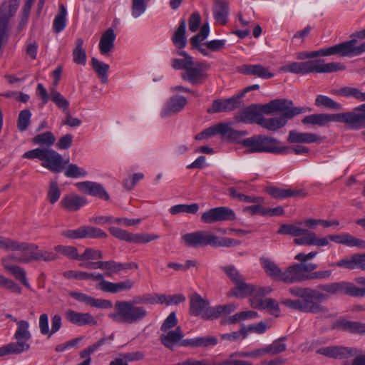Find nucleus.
Listing matches in <instances>:
<instances>
[{
  "instance_id": "e433bc0d",
  "label": "nucleus",
  "mask_w": 365,
  "mask_h": 365,
  "mask_svg": "<svg viewBox=\"0 0 365 365\" xmlns=\"http://www.w3.org/2000/svg\"><path fill=\"white\" fill-rule=\"evenodd\" d=\"M331 93L346 98H354L359 101H365V92L355 87L344 86L332 91Z\"/></svg>"
},
{
  "instance_id": "2eb2a0df",
  "label": "nucleus",
  "mask_w": 365,
  "mask_h": 365,
  "mask_svg": "<svg viewBox=\"0 0 365 365\" xmlns=\"http://www.w3.org/2000/svg\"><path fill=\"white\" fill-rule=\"evenodd\" d=\"M29 322L26 320H20L17 322L16 329L14 334V339L16 342H13L14 345H19V350L23 353L30 349L29 341L32 338V334L29 330Z\"/></svg>"
},
{
  "instance_id": "338daca9",
  "label": "nucleus",
  "mask_w": 365,
  "mask_h": 365,
  "mask_svg": "<svg viewBox=\"0 0 365 365\" xmlns=\"http://www.w3.org/2000/svg\"><path fill=\"white\" fill-rule=\"evenodd\" d=\"M61 193V192L57 182L51 181L48 190V199L50 203H56L58 200Z\"/></svg>"
},
{
  "instance_id": "774afa93",
  "label": "nucleus",
  "mask_w": 365,
  "mask_h": 365,
  "mask_svg": "<svg viewBox=\"0 0 365 365\" xmlns=\"http://www.w3.org/2000/svg\"><path fill=\"white\" fill-rule=\"evenodd\" d=\"M342 245L348 247H357L365 249V241L356 238L349 234H344V240Z\"/></svg>"
},
{
  "instance_id": "8fccbe9b",
  "label": "nucleus",
  "mask_w": 365,
  "mask_h": 365,
  "mask_svg": "<svg viewBox=\"0 0 365 365\" xmlns=\"http://www.w3.org/2000/svg\"><path fill=\"white\" fill-rule=\"evenodd\" d=\"M66 9L61 4L60 6V11L53 20V27L55 32L59 33L64 29L66 26Z\"/></svg>"
},
{
  "instance_id": "e2e57ef3",
  "label": "nucleus",
  "mask_w": 365,
  "mask_h": 365,
  "mask_svg": "<svg viewBox=\"0 0 365 365\" xmlns=\"http://www.w3.org/2000/svg\"><path fill=\"white\" fill-rule=\"evenodd\" d=\"M54 250L71 259L78 260L79 255L78 253L77 249L75 247L58 245L54 247Z\"/></svg>"
},
{
  "instance_id": "393cba45",
  "label": "nucleus",
  "mask_w": 365,
  "mask_h": 365,
  "mask_svg": "<svg viewBox=\"0 0 365 365\" xmlns=\"http://www.w3.org/2000/svg\"><path fill=\"white\" fill-rule=\"evenodd\" d=\"M86 202V199L84 197L71 193L63 197L60 202V205L68 212H75L84 206Z\"/></svg>"
},
{
  "instance_id": "4d7b16f0",
  "label": "nucleus",
  "mask_w": 365,
  "mask_h": 365,
  "mask_svg": "<svg viewBox=\"0 0 365 365\" xmlns=\"http://www.w3.org/2000/svg\"><path fill=\"white\" fill-rule=\"evenodd\" d=\"M159 238V235L149 233L131 234L130 243L145 244Z\"/></svg>"
},
{
  "instance_id": "4c0bfd02",
  "label": "nucleus",
  "mask_w": 365,
  "mask_h": 365,
  "mask_svg": "<svg viewBox=\"0 0 365 365\" xmlns=\"http://www.w3.org/2000/svg\"><path fill=\"white\" fill-rule=\"evenodd\" d=\"M18 4L11 0L4 2L0 7V23L9 24L11 18L18 9Z\"/></svg>"
},
{
  "instance_id": "6ab92c4d",
  "label": "nucleus",
  "mask_w": 365,
  "mask_h": 365,
  "mask_svg": "<svg viewBox=\"0 0 365 365\" xmlns=\"http://www.w3.org/2000/svg\"><path fill=\"white\" fill-rule=\"evenodd\" d=\"M75 185L82 192L94 197H98L104 200H109V195L100 183L84 181L76 182Z\"/></svg>"
},
{
  "instance_id": "de8ad7c7",
  "label": "nucleus",
  "mask_w": 365,
  "mask_h": 365,
  "mask_svg": "<svg viewBox=\"0 0 365 365\" xmlns=\"http://www.w3.org/2000/svg\"><path fill=\"white\" fill-rule=\"evenodd\" d=\"M339 325L344 330L351 333L365 332V324L361 322L342 320L339 322Z\"/></svg>"
},
{
  "instance_id": "423d86ee",
  "label": "nucleus",
  "mask_w": 365,
  "mask_h": 365,
  "mask_svg": "<svg viewBox=\"0 0 365 365\" xmlns=\"http://www.w3.org/2000/svg\"><path fill=\"white\" fill-rule=\"evenodd\" d=\"M346 66L337 62L325 63L323 60H309L304 62H292L280 68V71L294 74L306 75L311 73H325L345 70Z\"/></svg>"
},
{
  "instance_id": "f03ea898",
  "label": "nucleus",
  "mask_w": 365,
  "mask_h": 365,
  "mask_svg": "<svg viewBox=\"0 0 365 365\" xmlns=\"http://www.w3.org/2000/svg\"><path fill=\"white\" fill-rule=\"evenodd\" d=\"M262 110L266 114H271L275 112H281L279 116L266 118L263 115L259 122V125L269 130L277 131L284 127L288 119L302 113L303 108L294 107L293 102L287 99H275L271 101L263 106Z\"/></svg>"
},
{
  "instance_id": "f8f14e48",
  "label": "nucleus",
  "mask_w": 365,
  "mask_h": 365,
  "mask_svg": "<svg viewBox=\"0 0 365 365\" xmlns=\"http://www.w3.org/2000/svg\"><path fill=\"white\" fill-rule=\"evenodd\" d=\"M210 304L209 300L194 293L190 297V314L195 317L201 316L205 320H212L213 307Z\"/></svg>"
},
{
  "instance_id": "0eeeda50",
  "label": "nucleus",
  "mask_w": 365,
  "mask_h": 365,
  "mask_svg": "<svg viewBox=\"0 0 365 365\" xmlns=\"http://www.w3.org/2000/svg\"><path fill=\"white\" fill-rule=\"evenodd\" d=\"M241 145L247 148V153H268L279 154L286 153L289 148L280 146V141L267 135H255L240 142Z\"/></svg>"
},
{
  "instance_id": "2f4dec72",
  "label": "nucleus",
  "mask_w": 365,
  "mask_h": 365,
  "mask_svg": "<svg viewBox=\"0 0 365 365\" xmlns=\"http://www.w3.org/2000/svg\"><path fill=\"white\" fill-rule=\"evenodd\" d=\"M239 71L245 75L255 76L262 78H271L274 74L262 65H243Z\"/></svg>"
},
{
  "instance_id": "cd10ccee",
  "label": "nucleus",
  "mask_w": 365,
  "mask_h": 365,
  "mask_svg": "<svg viewBox=\"0 0 365 365\" xmlns=\"http://www.w3.org/2000/svg\"><path fill=\"white\" fill-rule=\"evenodd\" d=\"M262 115L257 110L256 106L252 105L243 110H240L235 115V119L237 122H242L245 123H257L261 120Z\"/></svg>"
},
{
  "instance_id": "864d4df0",
  "label": "nucleus",
  "mask_w": 365,
  "mask_h": 365,
  "mask_svg": "<svg viewBox=\"0 0 365 365\" xmlns=\"http://www.w3.org/2000/svg\"><path fill=\"white\" fill-rule=\"evenodd\" d=\"M199 210V205L197 203L190 205H177L170 207V212L172 215H177L181 212L195 214Z\"/></svg>"
},
{
  "instance_id": "09e8293b",
  "label": "nucleus",
  "mask_w": 365,
  "mask_h": 365,
  "mask_svg": "<svg viewBox=\"0 0 365 365\" xmlns=\"http://www.w3.org/2000/svg\"><path fill=\"white\" fill-rule=\"evenodd\" d=\"M177 53L183 56L184 59L173 58L172 60V66L175 69H184L185 71L188 67V65L192 62V58L187 54L186 52L181 50L178 51Z\"/></svg>"
},
{
  "instance_id": "680f3d73",
  "label": "nucleus",
  "mask_w": 365,
  "mask_h": 365,
  "mask_svg": "<svg viewBox=\"0 0 365 365\" xmlns=\"http://www.w3.org/2000/svg\"><path fill=\"white\" fill-rule=\"evenodd\" d=\"M31 117V113L29 110H22L19 113L17 120V127L20 131L23 132L28 128L30 124Z\"/></svg>"
},
{
  "instance_id": "58836bf2",
  "label": "nucleus",
  "mask_w": 365,
  "mask_h": 365,
  "mask_svg": "<svg viewBox=\"0 0 365 365\" xmlns=\"http://www.w3.org/2000/svg\"><path fill=\"white\" fill-rule=\"evenodd\" d=\"M113 339V335L111 334L109 336L107 337H103L100 339L96 343L91 344V346H88L87 348L83 349L80 352V356L82 359H90V363L91 362V355L93 354L95 351H96L101 346L110 343Z\"/></svg>"
},
{
  "instance_id": "7ed1b4c3",
  "label": "nucleus",
  "mask_w": 365,
  "mask_h": 365,
  "mask_svg": "<svg viewBox=\"0 0 365 365\" xmlns=\"http://www.w3.org/2000/svg\"><path fill=\"white\" fill-rule=\"evenodd\" d=\"M0 249L8 252L18 251L24 252V257L21 259V261L43 260L45 262H52L58 259L56 254L40 250L36 244L19 242L3 236H0Z\"/></svg>"
},
{
  "instance_id": "4468645a",
  "label": "nucleus",
  "mask_w": 365,
  "mask_h": 365,
  "mask_svg": "<svg viewBox=\"0 0 365 365\" xmlns=\"http://www.w3.org/2000/svg\"><path fill=\"white\" fill-rule=\"evenodd\" d=\"M68 161H64L62 155L52 148H45L41 160V166L52 173H59Z\"/></svg>"
},
{
  "instance_id": "9d476101",
  "label": "nucleus",
  "mask_w": 365,
  "mask_h": 365,
  "mask_svg": "<svg viewBox=\"0 0 365 365\" xmlns=\"http://www.w3.org/2000/svg\"><path fill=\"white\" fill-rule=\"evenodd\" d=\"M317 267V265L313 263H296L290 265L283 271L282 282L292 284L309 279V272Z\"/></svg>"
},
{
  "instance_id": "603ef678",
  "label": "nucleus",
  "mask_w": 365,
  "mask_h": 365,
  "mask_svg": "<svg viewBox=\"0 0 365 365\" xmlns=\"http://www.w3.org/2000/svg\"><path fill=\"white\" fill-rule=\"evenodd\" d=\"M0 287L9 290L10 292L20 294L22 289L15 281L11 279L4 277L0 273Z\"/></svg>"
},
{
  "instance_id": "79ce46f5",
  "label": "nucleus",
  "mask_w": 365,
  "mask_h": 365,
  "mask_svg": "<svg viewBox=\"0 0 365 365\" xmlns=\"http://www.w3.org/2000/svg\"><path fill=\"white\" fill-rule=\"evenodd\" d=\"M210 25L208 22L204 23L197 34H195L190 39L191 46H201L204 44L210 34Z\"/></svg>"
},
{
  "instance_id": "aec40b11",
  "label": "nucleus",
  "mask_w": 365,
  "mask_h": 365,
  "mask_svg": "<svg viewBox=\"0 0 365 365\" xmlns=\"http://www.w3.org/2000/svg\"><path fill=\"white\" fill-rule=\"evenodd\" d=\"M356 111L337 113L338 122H344L353 129L365 128V113Z\"/></svg>"
},
{
  "instance_id": "a878e982",
  "label": "nucleus",
  "mask_w": 365,
  "mask_h": 365,
  "mask_svg": "<svg viewBox=\"0 0 365 365\" xmlns=\"http://www.w3.org/2000/svg\"><path fill=\"white\" fill-rule=\"evenodd\" d=\"M302 122L303 124L312 125L326 126L330 123L338 122L337 113H315L305 116Z\"/></svg>"
},
{
  "instance_id": "5fc2aeb1",
  "label": "nucleus",
  "mask_w": 365,
  "mask_h": 365,
  "mask_svg": "<svg viewBox=\"0 0 365 365\" xmlns=\"http://www.w3.org/2000/svg\"><path fill=\"white\" fill-rule=\"evenodd\" d=\"M315 105L318 107L324 106L334 110H339L341 108V104L334 101L331 98L323 95L317 96Z\"/></svg>"
},
{
  "instance_id": "ea45409f",
  "label": "nucleus",
  "mask_w": 365,
  "mask_h": 365,
  "mask_svg": "<svg viewBox=\"0 0 365 365\" xmlns=\"http://www.w3.org/2000/svg\"><path fill=\"white\" fill-rule=\"evenodd\" d=\"M309 230L306 229H302L293 224H284L281 225L278 234L280 235H288L293 237H306Z\"/></svg>"
},
{
  "instance_id": "ddd939ff",
  "label": "nucleus",
  "mask_w": 365,
  "mask_h": 365,
  "mask_svg": "<svg viewBox=\"0 0 365 365\" xmlns=\"http://www.w3.org/2000/svg\"><path fill=\"white\" fill-rule=\"evenodd\" d=\"M236 218L235 212L228 207H217L203 212L201 221L205 224H212L220 221L234 220Z\"/></svg>"
},
{
  "instance_id": "c03bdc74",
  "label": "nucleus",
  "mask_w": 365,
  "mask_h": 365,
  "mask_svg": "<svg viewBox=\"0 0 365 365\" xmlns=\"http://www.w3.org/2000/svg\"><path fill=\"white\" fill-rule=\"evenodd\" d=\"M150 0H132L131 1V16L138 19L144 14L148 7Z\"/></svg>"
},
{
  "instance_id": "b1692460",
  "label": "nucleus",
  "mask_w": 365,
  "mask_h": 365,
  "mask_svg": "<svg viewBox=\"0 0 365 365\" xmlns=\"http://www.w3.org/2000/svg\"><path fill=\"white\" fill-rule=\"evenodd\" d=\"M102 270H106V276L111 277L114 274H119L122 270L138 269V266L135 262L120 263L113 260L103 261L100 263Z\"/></svg>"
},
{
  "instance_id": "c9c22d12",
  "label": "nucleus",
  "mask_w": 365,
  "mask_h": 365,
  "mask_svg": "<svg viewBox=\"0 0 365 365\" xmlns=\"http://www.w3.org/2000/svg\"><path fill=\"white\" fill-rule=\"evenodd\" d=\"M63 276L68 279L77 280H95L100 282L102 279V274H93L79 270H68L63 273Z\"/></svg>"
},
{
  "instance_id": "f704fd0d",
  "label": "nucleus",
  "mask_w": 365,
  "mask_h": 365,
  "mask_svg": "<svg viewBox=\"0 0 365 365\" xmlns=\"http://www.w3.org/2000/svg\"><path fill=\"white\" fill-rule=\"evenodd\" d=\"M235 285V288L227 292V294L228 297L241 298L252 294L255 291L254 287L252 284L246 283L244 278L236 282Z\"/></svg>"
},
{
  "instance_id": "f3484780",
  "label": "nucleus",
  "mask_w": 365,
  "mask_h": 365,
  "mask_svg": "<svg viewBox=\"0 0 365 365\" xmlns=\"http://www.w3.org/2000/svg\"><path fill=\"white\" fill-rule=\"evenodd\" d=\"M358 352L357 349L338 346L322 347L317 351L319 354L339 359L353 357Z\"/></svg>"
},
{
  "instance_id": "9b49d317",
  "label": "nucleus",
  "mask_w": 365,
  "mask_h": 365,
  "mask_svg": "<svg viewBox=\"0 0 365 365\" xmlns=\"http://www.w3.org/2000/svg\"><path fill=\"white\" fill-rule=\"evenodd\" d=\"M210 66L203 62L193 61L188 65L187 70L184 71L181 77L193 85H199L204 83L208 78L207 73Z\"/></svg>"
},
{
  "instance_id": "bb28decb",
  "label": "nucleus",
  "mask_w": 365,
  "mask_h": 365,
  "mask_svg": "<svg viewBox=\"0 0 365 365\" xmlns=\"http://www.w3.org/2000/svg\"><path fill=\"white\" fill-rule=\"evenodd\" d=\"M322 138L316 133H304L297 130H292L289 132L287 142L289 143H313L321 142Z\"/></svg>"
},
{
  "instance_id": "bf43d9fd",
  "label": "nucleus",
  "mask_w": 365,
  "mask_h": 365,
  "mask_svg": "<svg viewBox=\"0 0 365 365\" xmlns=\"http://www.w3.org/2000/svg\"><path fill=\"white\" fill-rule=\"evenodd\" d=\"M64 174L68 178H78L86 176L87 171L76 164H69L66 167Z\"/></svg>"
},
{
  "instance_id": "a19ab883",
  "label": "nucleus",
  "mask_w": 365,
  "mask_h": 365,
  "mask_svg": "<svg viewBox=\"0 0 365 365\" xmlns=\"http://www.w3.org/2000/svg\"><path fill=\"white\" fill-rule=\"evenodd\" d=\"M186 20L185 19H180L179 26L172 36V41L175 46H186Z\"/></svg>"
},
{
  "instance_id": "0e129e2a",
  "label": "nucleus",
  "mask_w": 365,
  "mask_h": 365,
  "mask_svg": "<svg viewBox=\"0 0 365 365\" xmlns=\"http://www.w3.org/2000/svg\"><path fill=\"white\" fill-rule=\"evenodd\" d=\"M84 238H106L107 234L101 229L91 227L83 226Z\"/></svg>"
},
{
  "instance_id": "69168bd1",
  "label": "nucleus",
  "mask_w": 365,
  "mask_h": 365,
  "mask_svg": "<svg viewBox=\"0 0 365 365\" xmlns=\"http://www.w3.org/2000/svg\"><path fill=\"white\" fill-rule=\"evenodd\" d=\"M257 317V313L255 311H244L237 313L229 318V322L231 324L237 322L244 321L249 319L255 318Z\"/></svg>"
},
{
  "instance_id": "6e6d98bb",
  "label": "nucleus",
  "mask_w": 365,
  "mask_h": 365,
  "mask_svg": "<svg viewBox=\"0 0 365 365\" xmlns=\"http://www.w3.org/2000/svg\"><path fill=\"white\" fill-rule=\"evenodd\" d=\"M50 99L63 110H67L69 106L68 101L55 88L50 90Z\"/></svg>"
},
{
  "instance_id": "13d9d810",
  "label": "nucleus",
  "mask_w": 365,
  "mask_h": 365,
  "mask_svg": "<svg viewBox=\"0 0 365 365\" xmlns=\"http://www.w3.org/2000/svg\"><path fill=\"white\" fill-rule=\"evenodd\" d=\"M236 308V305L233 303L213 307L212 320L217 319L222 315L230 314L234 312Z\"/></svg>"
},
{
  "instance_id": "412c9836",
  "label": "nucleus",
  "mask_w": 365,
  "mask_h": 365,
  "mask_svg": "<svg viewBox=\"0 0 365 365\" xmlns=\"http://www.w3.org/2000/svg\"><path fill=\"white\" fill-rule=\"evenodd\" d=\"M187 98L182 96H174L166 103L160 113L163 118H167L181 111L187 105Z\"/></svg>"
},
{
  "instance_id": "37998d69",
  "label": "nucleus",
  "mask_w": 365,
  "mask_h": 365,
  "mask_svg": "<svg viewBox=\"0 0 365 365\" xmlns=\"http://www.w3.org/2000/svg\"><path fill=\"white\" fill-rule=\"evenodd\" d=\"M31 141L35 145H44L49 148L56 141V137L51 131L35 135Z\"/></svg>"
},
{
  "instance_id": "1a4fd4ad",
  "label": "nucleus",
  "mask_w": 365,
  "mask_h": 365,
  "mask_svg": "<svg viewBox=\"0 0 365 365\" xmlns=\"http://www.w3.org/2000/svg\"><path fill=\"white\" fill-rule=\"evenodd\" d=\"M21 256L17 257L10 254L1 257L0 263L3 269L6 273L12 275L16 280L21 282L26 287L30 289L31 285L26 278V272L21 267L15 264L14 262L29 263V262L21 261L24 257V253L21 252Z\"/></svg>"
},
{
  "instance_id": "72a5a7b5",
  "label": "nucleus",
  "mask_w": 365,
  "mask_h": 365,
  "mask_svg": "<svg viewBox=\"0 0 365 365\" xmlns=\"http://www.w3.org/2000/svg\"><path fill=\"white\" fill-rule=\"evenodd\" d=\"M259 262L268 277L282 281L283 271L274 261L266 257H261Z\"/></svg>"
},
{
  "instance_id": "4be33fe9",
  "label": "nucleus",
  "mask_w": 365,
  "mask_h": 365,
  "mask_svg": "<svg viewBox=\"0 0 365 365\" xmlns=\"http://www.w3.org/2000/svg\"><path fill=\"white\" fill-rule=\"evenodd\" d=\"M160 341L166 348L173 349L175 346H180L183 339V334L180 327L175 330L163 331L160 336Z\"/></svg>"
},
{
  "instance_id": "052dcab7",
  "label": "nucleus",
  "mask_w": 365,
  "mask_h": 365,
  "mask_svg": "<svg viewBox=\"0 0 365 365\" xmlns=\"http://www.w3.org/2000/svg\"><path fill=\"white\" fill-rule=\"evenodd\" d=\"M222 128L223 126L221 125V123H218L200 132L195 135V138L197 140H201L204 138H210L217 134H221L223 131V129H222Z\"/></svg>"
},
{
  "instance_id": "3c124183",
  "label": "nucleus",
  "mask_w": 365,
  "mask_h": 365,
  "mask_svg": "<svg viewBox=\"0 0 365 365\" xmlns=\"http://www.w3.org/2000/svg\"><path fill=\"white\" fill-rule=\"evenodd\" d=\"M285 338H280L274 340L272 344L265 346L267 355L273 356L284 351L287 349V345L284 343Z\"/></svg>"
},
{
  "instance_id": "f257e3e1",
  "label": "nucleus",
  "mask_w": 365,
  "mask_h": 365,
  "mask_svg": "<svg viewBox=\"0 0 365 365\" xmlns=\"http://www.w3.org/2000/svg\"><path fill=\"white\" fill-rule=\"evenodd\" d=\"M289 294L297 299L284 298L281 300V304L287 308L306 313L318 314L321 317H334L327 307L319 304V302L327 299L326 294L319 290L308 287H293L289 289Z\"/></svg>"
},
{
  "instance_id": "7c9ffc66",
  "label": "nucleus",
  "mask_w": 365,
  "mask_h": 365,
  "mask_svg": "<svg viewBox=\"0 0 365 365\" xmlns=\"http://www.w3.org/2000/svg\"><path fill=\"white\" fill-rule=\"evenodd\" d=\"M329 235L325 237L318 238L314 232L309 231L307 233V237L294 238L293 242L297 245L324 247L329 245Z\"/></svg>"
},
{
  "instance_id": "a18cd8bd",
  "label": "nucleus",
  "mask_w": 365,
  "mask_h": 365,
  "mask_svg": "<svg viewBox=\"0 0 365 365\" xmlns=\"http://www.w3.org/2000/svg\"><path fill=\"white\" fill-rule=\"evenodd\" d=\"M221 125L223 126L222 129L223 131L220 135L226 136L227 138L232 140H237L242 136L247 135L246 131H239L232 128V124L227 123H221Z\"/></svg>"
},
{
  "instance_id": "c756f323",
  "label": "nucleus",
  "mask_w": 365,
  "mask_h": 365,
  "mask_svg": "<svg viewBox=\"0 0 365 365\" xmlns=\"http://www.w3.org/2000/svg\"><path fill=\"white\" fill-rule=\"evenodd\" d=\"M318 287L319 289L331 294H343L347 295L352 294L351 292L354 289V287L351 286V283L347 282H339L321 284Z\"/></svg>"
},
{
  "instance_id": "a211bd4d",
  "label": "nucleus",
  "mask_w": 365,
  "mask_h": 365,
  "mask_svg": "<svg viewBox=\"0 0 365 365\" xmlns=\"http://www.w3.org/2000/svg\"><path fill=\"white\" fill-rule=\"evenodd\" d=\"M133 282L130 279H126L117 283L110 282L105 280L102 274V279L96 284V288L104 292L115 294L122 291L130 290L133 288Z\"/></svg>"
},
{
  "instance_id": "49530a36",
  "label": "nucleus",
  "mask_w": 365,
  "mask_h": 365,
  "mask_svg": "<svg viewBox=\"0 0 365 365\" xmlns=\"http://www.w3.org/2000/svg\"><path fill=\"white\" fill-rule=\"evenodd\" d=\"M92 66L93 69L101 78V82L103 83H106L108 82L107 72L110 68L109 65L98 61L96 58H93Z\"/></svg>"
},
{
  "instance_id": "473e14b6",
  "label": "nucleus",
  "mask_w": 365,
  "mask_h": 365,
  "mask_svg": "<svg viewBox=\"0 0 365 365\" xmlns=\"http://www.w3.org/2000/svg\"><path fill=\"white\" fill-rule=\"evenodd\" d=\"M229 5L225 0H216L213 6V17L215 21L221 25L227 22Z\"/></svg>"
},
{
  "instance_id": "6e6552de",
  "label": "nucleus",
  "mask_w": 365,
  "mask_h": 365,
  "mask_svg": "<svg viewBox=\"0 0 365 365\" xmlns=\"http://www.w3.org/2000/svg\"><path fill=\"white\" fill-rule=\"evenodd\" d=\"M365 52V47H328L316 51H304L297 54L299 60L314 58L319 56L337 55L341 57H354Z\"/></svg>"
},
{
  "instance_id": "20e7f679",
  "label": "nucleus",
  "mask_w": 365,
  "mask_h": 365,
  "mask_svg": "<svg viewBox=\"0 0 365 365\" xmlns=\"http://www.w3.org/2000/svg\"><path fill=\"white\" fill-rule=\"evenodd\" d=\"M135 298L132 300H120L114 304V312L109 317L117 323L133 324L140 322L147 317L148 312L145 307L138 306Z\"/></svg>"
},
{
  "instance_id": "39448f33",
  "label": "nucleus",
  "mask_w": 365,
  "mask_h": 365,
  "mask_svg": "<svg viewBox=\"0 0 365 365\" xmlns=\"http://www.w3.org/2000/svg\"><path fill=\"white\" fill-rule=\"evenodd\" d=\"M182 242L190 247H232L241 244L240 240L221 237L207 230H201L185 234L181 237Z\"/></svg>"
},
{
  "instance_id": "dca6fc26",
  "label": "nucleus",
  "mask_w": 365,
  "mask_h": 365,
  "mask_svg": "<svg viewBox=\"0 0 365 365\" xmlns=\"http://www.w3.org/2000/svg\"><path fill=\"white\" fill-rule=\"evenodd\" d=\"M244 93L233 96L231 98L225 100H215L212 102V106L207 109V113H220L232 111L241 105V98L243 97Z\"/></svg>"
},
{
  "instance_id": "5701e85b",
  "label": "nucleus",
  "mask_w": 365,
  "mask_h": 365,
  "mask_svg": "<svg viewBox=\"0 0 365 365\" xmlns=\"http://www.w3.org/2000/svg\"><path fill=\"white\" fill-rule=\"evenodd\" d=\"M65 317L69 322L78 326L97 325V321L89 313H81L68 309L65 312Z\"/></svg>"
},
{
  "instance_id": "c85d7f7f",
  "label": "nucleus",
  "mask_w": 365,
  "mask_h": 365,
  "mask_svg": "<svg viewBox=\"0 0 365 365\" xmlns=\"http://www.w3.org/2000/svg\"><path fill=\"white\" fill-rule=\"evenodd\" d=\"M217 339L213 336H198L192 339H187L182 341L181 346L191 348H208L215 346Z\"/></svg>"
}]
</instances>
